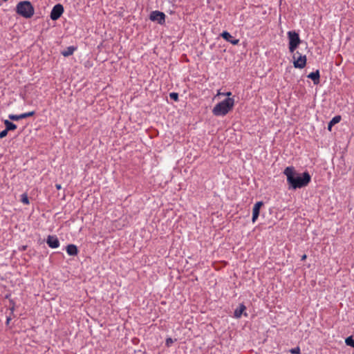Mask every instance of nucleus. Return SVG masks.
Returning a JSON list of instances; mask_svg holds the SVG:
<instances>
[{
  "label": "nucleus",
  "instance_id": "1",
  "mask_svg": "<svg viewBox=\"0 0 354 354\" xmlns=\"http://www.w3.org/2000/svg\"><path fill=\"white\" fill-rule=\"evenodd\" d=\"M283 174L287 178L289 189H296L304 187L311 180V176L308 172L305 171L302 174H298L293 167H287L284 169Z\"/></svg>",
  "mask_w": 354,
  "mask_h": 354
},
{
  "label": "nucleus",
  "instance_id": "2",
  "mask_svg": "<svg viewBox=\"0 0 354 354\" xmlns=\"http://www.w3.org/2000/svg\"><path fill=\"white\" fill-rule=\"evenodd\" d=\"M234 104V100L227 97L218 102L212 109V113L216 116H224L232 109Z\"/></svg>",
  "mask_w": 354,
  "mask_h": 354
},
{
  "label": "nucleus",
  "instance_id": "3",
  "mask_svg": "<svg viewBox=\"0 0 354 354\" xmlns=\"http://www.w3.org/2000/svg\"><path fill=\"white\" fill-rule=\"evenodd\" d=\"M16 12L26 19H29L33 16L35 9L29 1H22L17 3Z\"/></svg>",
  "mask_w": 354,
  "mask_h": 354
},
{
  "label": "nucleus",
  "instance_id": "4",
  "mask_svg": "<svg viewBox=\"0 0 354 354\" xmlns=\"http://www.w3.org/2000/svg\"><path fill=\"white\" fill-rule=\"evenodd\" d=\"M289 40V50L293 53L301 43L299 35L294 30H290L287 32Z\"/></svg>",
  "mask_w": 354,
  "mask_h": 354
},
{
  "label": "nucleus",
  "instance_id": "5",
  "mask_svg": "<svg viewBox=\"0 0 354 354\" xmlns=\"http://www.w3.org/2000/svg\"><path fill=\"white\" fill-rule=\"evenodd\" d=\"M293 65L297 68H304L306 65V56L302 55L298 51L293 55Z\"/></svg>",
  "mask_w": 354,
  "mask_h": 354
},
{
  "label": "nucleus",
  "instance_id": "6",
  "mask_svg": "<svg viewBox=\"0 0 354 354\" xmlns=\"http://www.w3.org/2000/svg\"><path fill=\"white\" fill-rule=\"evenodd\" d=\"M165 14L158 10L152 11L149 15L151 21H156L160 25H163L165 23Z\"/></svg>",
  "mask_w": 354,
  "mask_h": 354
},
{
  "label": "nucleus",
  "instance_id": "7",
  "mask_svg": "<svg viewBox=\"0 0 354 354\" xmlns=\"http://www.w3.org/2000/svg\"><path fill=\"white\" fill-rule=\"evenodd\" d=\"M64 12V7L62 4H56L50 12V19L53 21L57 20Z\"/></svg>",
  "mask_w": 354,
  "mask_h": 354
},
{
  "label": "nucleus",
  "instance_id": "8",
  "mask_svg": "<svg viewBox=\"0 0 354 354\" xmlns=\"http://www.w3.org/2000/svg\"><path fill=\"white\" fill-rule=\"evenodd\" d=\"M46 243L51 248H57L59 247L60 243L58 238L55 235H48L46 239Z\"/></svg>",
  "mask_w": 354,
  "mask_h": 354
},
{
  "label": "nucleus",
  "instance_id": "9",
  "mask_svg": "<svg viewBox=\"0 0 354 354\" xmlns=\"http://www.w3.org/2000/svg\"><path fill=\"white\" fill-rule=\"evenodd\" d=\"M35 113V111H30V112H26V113L19 114V115L10 114L8 115V118L13 121H18L21 119L31 117V116L34 115Z\"/></svg>",
  "mask_w": 354,
  "mask_h": 354
},
{
  "label": "nucleus",
  "instance_id": "10",
  "mask_svg": "<svg viewBox=\"0 0 354 354\" xmlns=\"http://www.w3.org/2000/svg\"><path fill=\"white\" fill-rule=\"evenodd\" d=\"M263 203L262 201L257 202L252 209V223H255L259 216V212L261 207L263 206Z\"/></svg>",
  "mask_w": 354,
  "mask_h": 354
},
{
  "label": "nucleus",
  "instance_id": "11",
  "mask_svg": "<svg viewBox=\"0 0 354 354\" xmlns=\"http://www.w3.org/2000/svg\"><path fill=\"white\" fill-rule=\"evenodd\" d=\"M246 307L243 304H240L239 306L235 309L234 313V316L235 318H240L242 315H244L245 317H248L247 313H245Z\"/></svg>",
  "mask_w": 354,
  "mask_h": 354
},
{
  "label": "nucleus",
  "instance_id": "12",
  "mask_svg": "<svg viewBox=\"0 0 354 354\" xmlns=\"http://www.w3.org/2000/svg\"><path fill=\"white\" fill-rule=\"evenodd\" d=\"M221 36L227 41L230 42L233 45H236L239 42V39H235L231 35V34L227 31H223Z\"/></svg>",
  "mask_w": 354,
  "mask_h": 354
},
{
  "label": "nucleus",
  "instance_id": "13",
  "mask_svg": "<svg viewBox=\"0 0 354 354\" xmlns=\"http://www.w3.org/2000/svg\"><path fill=\"white\" fill-rule=\"evenodd\" d=\"M307 77L313 81L314 84L317 85L319 83L320 75L319 70L309 73Z\"/></svg>",
  "mask_w": 354,
  "mask_h": 354
},
{
  "label": "nucleus",
  "instance_id": "14",
  "mask_svg": "<svg viewBox=\"0 0 354 354\" xmlns=\"http://www.w3.org/2000/svg\"><path fill=\"white\" fill-rule=\"evenodd\" d=\"M66 252L70 256H76L78 254L77 247L74 244H69L66 247Z\"/></svg>",
  "mask_w": 354,
  "mask_h": 354
},
{
  "label": "nucleus",
  "instance_id": "15",
  "mask_svg": "<svg viewBox=\"0 0 354 354\" xmlns=\"http://www.w3.org/2000/svg\"><path fill=\"white\" fill-rule=\"evenodd\" d=\"M75 50H76L75 47H74L73 46H68L64 50H63L62 52V55L64 57H68V56L73 55Z\"/></svg>",
  "mask_w": 354,
  "mask_h": 354
},
{
  "label": "nucleus",
  "instance_id": "16",
  "mask_svg": "<svg viewBox=\"0 0 354 354\" xmlns=\"http://www.w3.org/2000/svg\"><path fill=\"white\" fill-rule=\"evenodd\" d=\"M6 131H14L17 129V125L8 120H4Z\"/></svg>",
  "mask_w": 354,
  "mask_h": 354
},
{
  "label": "nucleus",
  "instance_id": "17",
  "mask_svg": "<svg viewBox=\"0 0 354 354\" xmlns=\"http://www.w3.org/2000/svg\"><path fill=\"white\" fill-rule=\"evenodd\" d=\"M340 120H341V116H340V115H335V117H333V118H332V120L329 122L328 124V130H330H330H331L332 127H333L334 124H337V123L339 122H340Z\"/></svg>",
  "mask_w": 354,
  "mask_h": 354
},
{
  "label": "nucleus",
  "instance_id": "18",
  "mask_svg": "<svg viewBox=\"0 0 354 354\" xmlns=\"http://www.w3.org/2000/svg\"><path fill=\"white\" fill-rule=\"evenodd\" d=\"M21 201L24 204L28 205L30 203L28 197L26 194H23L21 196Z\"/></svg>",
  "mask_w": 354,
  "mask_h": 354
},
{
  "label": "nucleus",
  "instance_id": "19",
  "mask_svg": "<svg viewBox=\"0 0 354 354\" xmlns=\"http://www.w3.org/2000/svg\"><path fill=\"white\" fill-rule=\"evenodd\" d=\"M345 342L347 346H350L354 348V339H353V337L351 336L347 337L345 340Z\"/></svg>",
  "mask_w": 354,
  "mask_h": 354
},
{
  "label": "nucleus",
  "instance_id": "20",
  "mask_svg": "<svg viewBox=\"0 0 354 354\" xmlns=\"http://www.w3.org/2000/svg\"><path fill=\"white\" fill-rule=\"evenodd\" d=\"M289 353L291 354H301V349L299 346H296L295 348H290L289 350Z\"/></svg>",
  "mask_w": 354,
  "mask_h": 354
},
{
  "label": "nucleus",
  "instance_id": "21",
  "mask_svg": "<svg viewBox=\"0 0 354 354\" xmlns=\"http://www.w3.org/2000/svg\"><path fill=\"white\" fill-rule=\"evenodd\" d=\"M169 97L171 100L177 102L178 100V94L177 93H169Z\"/></svg>",
  "mask_w": 354,
  "mask_h": 354
},
{
  "label": "nucleus",
  "instance_id": "22",
  "mask_svg": "<svg viewBox=\"0 0 354 354\" xmlns=\"http://www.w3.org/2000/svg\"><path fill=\"white\" fill-rule=\"evenodd\" d=\"M173 343H174V340L172 338L168 337L166 339L165 344L167 347L171 346Z\"/></svg>",
  "mask_w": 354,
  "mask_h": 354
},
{
  "label": "nucleus",
  "instance_id": "23",
  "mask_svg": "<svg viewBox=\"0 0 354 354\" xmlns=\"http://www.w3.org/2000/svg\"><path fill=\"white\" fill-rule=\"evenodd\" d=\"M8 131H6V129H4L0 132V138H3L6 137L8 134Z\"/></svg>",
  "mask_w": 354,
  "mask_h": 354
},
{
  "label": "nucleus",
  "instance_id": "24",
  "mask_svg": "<svg viewBox=\"0 0 354 354\" xmlns=\"http://www.w3.org/2000/svg\"><path fill=\"white\" fill-rule=\"evenodd\" d=\"M26 248H27V245H22V246H21V247H19V250L20 251H24V250H26Z\"/></svg>",
  "mask_w": 354,
  "mask_h": 354
},
{
  "label": "nucleus",
  "instance_id": "25",
  "mask_svg": "<svg viewBox=\"0 0 354 354\" xmlns=\"http://www.w3.org/2000/svg\"><path fill=\"white\" fill-rule=\"evenodd\" d=\"M223 95H227V96H230L232 95V93L231 92H227L225 93H223Z\"/></svg>",
  "mask_w": 354,
  "mask_h": 354
},
{
  "label": "nucleus",
  "instance_id": "26",
  "mask_svg": "<svg viewBox=\"0 0 354 354\" xmlns=\"http://www.w3.org/2000/svg\"><path fill=\"white\" fill-rule=\"evenodd\" d=\"M306 259V254H304L302 257H301V261H304Z\"/></svg>",
  "mask_w": 354,
  "mask_h": 354
},
{
  "label": "nucleus",
  "instance_id": "27",
  "mask_svg": "<svg viewBox=\"0 0 354 354\" xmlns=\"http://www.w3.org/2000/svg\"><path fill=\"white\" fill-rule=\"evenodd\" d=\"M56 188L57 189H61V185H56Z\"/></svg>",
  "mask_w": 354,
  "mask_h": 354
},
{
  "label": "nucleus",
  "instance_id": "28",
  "mask_svg": "<svg viewBox=\"0 0 354 354\" xmlns=\"http://www.w3.org/2000/svg\"><path fill=\"white\" fill-rule=\"evenodd\" d=\"M9 322H10V318H8V319H7V324H8V323H9Z\"/></svg>",
  "mask_w": 354,
  "mask_h": 354
},
{
  "label": "nucleus",
  "instance_id": "29",
  "mask_svg": "<svg viewBox=\"0 0 354 354\" xmlns=\"http://www.w3.org/2000/svg\"><path fill=\"white\" fill-rule=\"evenodd\" d=\"M218 95H223V93H221L218 92Z\"/></svg>",
  "mask_w": 354,
  "mask_h": 354
}]
</instances>
